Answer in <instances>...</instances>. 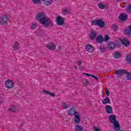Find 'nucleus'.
<instances>
[{"label":"nucleus","instance_id":"1","mask_svg":"<svg viewBox=\"0 0 131 131\" xmlns=\"http://www.w3.org/2000/svg\"><path fill=\"white\" fill-rule=\"evenodd\" d=\"M108 120L111 123H113L114 127L113 128L115 130H119L120 129V125L118 121L116 120V116L114 115H111L108 116Z\"/></svg>","mask_w":131,"mask_h":131},{"label":"nucleus","instance_id":"2","mask_svg":"<svg viewBox=\"0 0 131 131\" xmlns=\"http://www.w3.org/2000/svg\"><path fill=\"white\" fill-rule=\"evenodd\" d=\"M116 75L118 76H122V75H126V78L127 80H131V73H129L128 71L125 70H117L114 72Z\"/></svg>","mask_w":131,"mask_h":131},{"label":"nucleus","instance_id":"3","mask_svg":"<svg viewBox=\"0 0 131 131\" xmlns=\"http://www.w3.org/2000/svg\"><path fill=\"white\" fill-rule=\"evenodd\" d=\"M41 23L45 27H52L54 26L53 21L49 17H48V16H47Z\"/></svg>","mask_w":131,"mask_h":131},{"label":"nucleus","instance_id":"4","mask_svg":"<svg viewBox=\"0 0 131 131\" xmlns=\"http://www.w3.org/2000/svg\"><path fill=\"white\" fill-rule=\"evenodd\" d=\"M47 17V15L43 12H39L37 13L35 15V18L37 21H38L40 23H41L42 20H44Z\"/></svg>","mask_w":131,"mask_h":131},{"label":"nucleus","instance_id":"5","mask_svg":"<svg viewBox=\"0 0 131 131\" xmlns=\"http://www.w3.org/2000/svg\"><path fill=\"white\" fill-rule=\"evenodd\" d=\"M14 81L12 80H7L5 83V85L7 89H13L14 88Z\"/></svg>","mask_w":131,"mask_h":131},{"label":"nucleus","instance_id":"6","mask_svg":"<svg viewBox=\"0 0 131 131\" xmlns=\"http://www.w3.org/2000/svg\"><path fill=\"white\" fill-rule=\"evenodd\" d=\"M68 113L70 116H73L76 114H78V112L75 111V106H73L68 111Z\"/></svg>","mask_w":131,"mask_h":131},{"label":"nucleus","instance_id":"7","mask_svg":"<svg viewBox=\"0 0 131 131\" xmlns=\"http://www.w3.org/2000/svg\"><path fill=\"white\" fill-rule=\"evenodd\" d=\"M9 20V17L6 15H2L0 17V24H6Z\"/></svg>","mask_w":131,"mask_h":131},{"label":"nucleus","instance_id":"8","mask_svg":"<svg viewBox=\"0 0 131 131\" xmlns=\"http://www.w3.org/2000/svg\"><path fill=\"white\" fill-rule=\"evenodd\" d=\"M64 18L60 17L58 16L57 18V25H59L60 26H63L65 24V21H64Z\"/></svg>","mask_w":131,"mask_h":131},{"label":"nucleus","instance_id":"9","mask_svg":"<svg viewBox=\"0 0 131 131\" xmlns=\"http://www.w3.org/2000/svg\"><path fill=\"white\" fill-rule=\"evenodd\" d=\"M118 18L120 21H126L128 18V15L126 13H121Z\"/></svg>","mask_w":131,"mask_h":131},{"label":"nucleus","instance_id":"10","mask_svg":"<svg viewBox=\"0 0 131 131\" xmlns=\"http://www.w3.org/2000/svg\"><path fill=\"white\" fill-rule=\"evenodd\" d=\"M121 42H122L123 46H125V47H128V45L130 43V41H129V39H127V38H124L122 39H121Z\"/></svg>","mask_w":131,"mask_h":131},{"label":"nucleus","instance_id":"11","mask_svg":"<svg viewBox=\"0 0 131 131\" xmlns=\"http://www.w3.org/2000/svg\"><path fill=\"white\" fill-rule=\"evenodd\" d=\"M98 33L96 31L92 30L90 35V38L91 40H94V39H96V37H97V35Z\"/></svg>","mask_w":131,"mask_h":131},{"label":"nucleus","instance_id":"12","mask_svg":"<svg viewBox=\"0 0 131 131\" xmlns=\"http://www.w3.org/2000/svg\"><path fill=\"white\" fill-rule=\"evenodd\" d=\"M85 50L89 53H94L95 51V48L92 45L87 44L85 46Z\"/></svg>","mask_w":131,"mask_h":131},{"label":"nucleus","instance_id":"13","mask_svg":"<svg viewBox=\"0 0 131 131\" xmlns=\"http://www.w3.org/2000/svg\"><path fill=\"white\" fill-rule=\"evenodd\" d=\"M97 26L100 27V28L105 27V23L103 21V19H97Z\"/></svg>","mask_w":131,"mask_h":131},{"label":"nucleus","instance_id":"14","mask_svg":"<svg viewBox=\"0 0 131 131\" xmlns=\"http://www.w3.org/2000/svg\"><path fill=\"white\" fill-rule=\"evenodd\" d=\"M105 111L106 113L107 114H112L113 113V110L112 109V107L109 105H107L105 107Z\"/></svg>","mask_w":131,"mask_h":131},{"label":"nucleus","instance_id":"15","mask_svg":"<svg viewBox=\"0 0 131 131\" xmlns=\"http://www.w3.org/2000/svg\"><path fill=\"white\" fill-rule=\"evenodd\" d=\"M47 48L49 49V50H52V51H54L56 50V45L54 43H49L47 45Z\"/></svg>","mask_w":131,"mask_h":131},{"label":"nucleus","instance_id":"16","mask_svg":"<svg viewBox=\"0 0 131 131\" xmlns=\"http://www.w3.org/2000/svg\"><path fill=\"white\" fill-rule=\"evenodd\" d=\"M96 41H97V42H98V43H103V42H104V38H103V37H102V35H100L96 38Z\"/></svg>","mask_w":131,"mask_h":131},{"label":"nucleus","instance_id":"17","mask_svg":"<svg viewBox=\"0 0 131 131\" xmlns=\"http://www.w3.org/2000/svg\"><path fill=\"white\" fill-rule=\"evenodd\" d=\"M113 56L115 59H119V58H121V54L119 51H117L113 53Z\"/></svg>","mask_w":131,"mask_h":131},{"label":"nucleus","instance_id":"18","mask_svg":"<svg viewBox=\"0 0 131 131\" xmlns=\"http://www.w3.org/2000/svg\"><path fill=\"white\" fill-rule=\"evenodd\" d=\"M62 12L63 15H69L70 14H71V12L68 8H62Z\"/></svg>","mask_w":131,"mask_h":131},{"label":"nucleus","instance_id":"19","mask_svg":"<svg viewBox=\"0 0 131 131\" xmlns=\"http://www.w3.org/2000/svg\"><path fill=\"white\" fill-rule=\"evenodd\" d=\"M102 104H103V105H106V104H111V102L110 101V99L109 97L106 96L105 98L102 101Z\"/></svg>","mask_w":131,"mask_h":131},{"label":"nucleus","instance_id":"20","mask_svg":"<svg viewBox=\"0 0 131 131\" xmlns=\"http://www.w3.org/2000/svg\"><path fill=\"white\" fill-rule=\"evenodd\" d=\"M125 33L126 35H131V25L128 26V29L125 30Z\"/></svg>","mask_w":131,"mask_h":131},{"label":"nucleus","instance_id":"21","mask_svg":"<svg viewBox=\"0 0 131 131\" xmlns=\"http://www.w3.org/2000/svg\"><path fill=\"white\" fill-rule=\"evenodd\" d=\"M107 48L109 49V50H113L114 49H115V46H114V42H108Z\"/></svg>","mask_w":131,"mask_h":131},{"label":"nucleus","instance_id":"22","mask_svg":"<svg viewBox=\"0 0 131 131\" xmlns=\"http://www.w3.org/2000/svg\"><path fill=\"white\" fill-rule=\"evenodd\" d=\"M125 60H126V62H127V63L128 64H129L130 65V64H131V55L128 54L127 55H126Z\"/></svg>","mask_w":131,"mask_h":131},{"label":"nucleus","instance_id":"23","mask_svg":"<svg viewBox=\"0 0 131 131\" xmlns=\"http://www.w3.org/2000/svg\"><path fill=\"white\" fill-rule=\"evenodd\" d=\"M42 1L44 2L45 5H46V6H50L53 3V0H42Z\"/></svg>","mask_w":131,"mask_h":131},{"label":"nucleus","instance_id":"24","mask_svg":"<svg viewBox=\"0 0 131 131\" xmlns=\"http://www.w3.org/2000/svg\"><path fill=\"white\" fill-rule=\"evenodd\" d=\"M74 121L75 123H79V121H80V117H79V115H77L75 116V120Z\"/></svg>","mask_w":131,"mask_h":131},{"label":"nucleus","instance_id":"25","mask_svg":"<svg viewBox=\"0 0 131 131\" xmlns=\"http://www.w3.org/2000/svg\"><path fill=\"white\" fill-rule=\"evenodd\" d=\"M83 127H82L81 126L77 125L75 129V131H82Z\"/></svg>","mask_w":131,"mask_h":131},{"label":"nucleus","instance_id":"26","mask_svg":"<svg viewBox=\"0 0 131 131\" xmlns=\"http://www.w3.org/2000/svg\"><path fill=\"white\" fill-rule=\"evenodd\" d=\"M91 25L96 26H98V19H94L91 21Z\"/></svg>","mask_w":131,"mask_h":131},{"label":"nucleus","instance_id":"27","mask_svg":"<svg viewBox=\"0 0 131 131\" xmlns=\"http://www.w3.org/2000/svg\"><path fill=\"white\" fill-rule=\"evenodd\" d=\"M9 111L10 112H16V111H17V109L16 108V107L12 106L9 108Z\"/></svg>","mask_w":131,"mask_h":131},{"label":"nucleus","instance_id":"28","mask_svg":"<svg viewBox=\"0 0 131 131\" xmlns=\"http://www.w3.org/2000/svg\"><path fill=\"white\" fill-rule=\"evenodd\" d=\"M13 49L16 51V50H18L19 49V43L18 42H16L13 46Z\"/></svg>","mask_w":131,"mask_h":131},{"label":"nucleus","instance_id":"29","mask_svg":"<svg viewBox=\"0 0 131 131\" xmlns=\"http://www.w3.org/2000/svg\"><path fill=\"white\" fill-rule=\"evenodd\" d=\"M99 50L102 53H104L105 51H106V49L105 48V47H103V46H99Z\"/></svg>","mask_w":131,"mask_h":131},{"label":"nucleus","instance_id":"30","mask_svg":"<svg viewBox=\"0 0 131 131\" xmlns=\"http://www.w3.org/2000/svg\"><path fill=\"white\" fill-rule=\"evenodd\" d=\"M83 82L84 86H85L86 84H89V83H90V82L88 79H84L83 80Z\"/></svg>","mask_w":131,"mask_h":131},{"label":"nucleus","instance_id":"31","mask_svg":"<svg viewBox=\"0 0 131 131\" xmlns=\"http://www.w3.org/2000/svg\"><path fill=\"white\" fill-rule=\"evenodd\" d=\"M98 7H99V9H104L105 6L102 3H100V4H98Z\"/></svg>","mask_w":131,"mask_h":131},{"label":"nucleus","instance_id":"32","mask_svg":"<svg viewBox=\"0 0 131 131\" xmlns=\"http://www.w3.org/2000/svg\"><path fill=\"white\" fill-rule=\"evenodd\" d=\"M126 11L128 14L131 13V4L128 6V7L126 9Z\"/></svg>","mask_w":131,"mask_h":131},{"label":"nucleus","instance_id":"33","mask_svg":"<svg viewBox=\"0 0 131 131\" xmlns=\"http://www.w3.org/2000/svg\"><path fill=\"white\" fill-rule=\"evenodd\" d=\"M104 40V41H108V40H109V36H108V35H106L104 36V38H103V41Z\"/></svg>","mask_w":131,"mask_h":131},{"label":"nucleus","instance_id":"34","mask_svg":"<svg viewBox=\"0 0 131 131\" xmlns=\"http://www.w3.org/2000/svg\"><path fill=\"white\" fill-rule=\"evenodd\" d=\"M32 2H33L34 4H35V5H38L39 3H40V0H32Z\"/></svg>","mask_w":131,"mask_h":131},{"label":"nucleus","instance_id":"35","mask_svg":"<svg viewBox=\"0 0 131 131\" xmlns=\"http://www.w3.org/2000/svg\"><path fill=\"white\" fill-rule=\"evenodd\" d=\"M118 28V26H115V25H113V29L114 31L116 32Z\"/></svg>","mask_w":131,"mask_h":131},{"label":"nucleus","instance_id":"36","mask_svg":"<svg viewBox=\"0 0 131 131\" xmlns=\"http://www.w3.org/2000/svg\"><path fill=\"white\" fill-rule=\"evenodd\" d=\"M114 47L115 48H120V43L117 42L116 44L114 43Z\"/></svg>","mask_w":131,"mask_h":131},{"label":"nucleus","instance_id":"37","mask_svg":"<svg viewBox=\"0 0 131 131\" xmlns=\"http://www.w3.org/2000/svg\"><path fill=\"white\" fill-rule=\"evenodd\" d=\"M105 93L107 97H108L109 95H110V92H109V90L108 89H105Z\"/></svg>","mask_w":131,"mask_h":131},{"label":"nucleus","instance_id":"38","mask_svg":"<svg viewBox=\"0 0 131 131\" xmlns=\"http://www.w3.org/2000/svg\"><path fill=\"white\" fill-rule=\"evenodd\" d=\"M62 106L64 109H67V104L66 102H62Z\"/></svg>","mask_w":131,"mask_h":131},{"label":"nucleus","instance_id":"39","mask_svg":"<svg viewBox=\"0 0 131 131\" xmlns=\"http://www.w3.org/2000/svg\"><path fill=\"white\" fill-rule=\"evenodd\" d=\"M31 29H35V28H36V25H35V24L31 25Z\"/></svg>","mask_w":131,"mask_h":131},{"label":"nucleus","instance_id":"40","mask_svg":"<svg viewBox=\"0 0 131 131\" xmlns=\"http://www.w3.org/2000/svg\"><path fill=\"white\" fill-rule=\"evenodd\" d=\"M91 77H93V78H95V79H96V80H98V77H96V76L94 75H91Z\"/></svg>","mask_w":131,"mask_h":131},{"label":"nucleus","instance_id":"41","mask_svg":"<svg viewBox=\"0 0 131 131\" xmlns=\"http://www.w3.org/2000/svg\"><path fill=\"white\" fill-rule=\"evenodd\" d=\"M43 93L45 94H48V95H50V92L47 91L46 90H43Z\"/></svg>","mask_w":131,"mask_h":131},{"label":"nucleus","instance_id":"42","mask_svg":"<svg viewBox=\"0 0 131 131\" xmlns=\"http://www.w3.org/2000/svg\"><path fill=\"white\" fill-rule=\"evenodd\" d=\"M79 69L81 71H83V70H84V67L80 66L79 67Z\"/></svg>","mask_w":131,"mask_h":131},{"label":"nucleus","instance_id":"43","mask_svg":"<svg viewBox=\"0 0 131 131\" xmlns=\"http://www.w3.org/2000/svg\"><path fill=\"white\" fill-rule=\"evenodd\" d=\"M85 75H86L87 76H91L92 74H88V73H83Z\"/></svg>","mask_w":131,"mask_h":131},{"label":"nucleus","instance_id":"44","mask_svg":"<svg viewBox=\"0 0 131 131\" xmlns=\"http://www.w3.org/2000/svg\"><path fill=\"white\" fill-rule=\"evenodd\" d=\"M49 95H50V96H52V97H55L56 96V95H55L53 93H49Z\"/></svg>","mask_w":131,"mask_h":131},{"label":"nucleus","instance_id":"45","mask_svg":"<svg viewBox=\"0 0 131 131\" xmlns=\"http://www.w3.org/2000/svg\"><path fill=\"white\" fill-rule=\"evenodd\" d=\"M81 63H82L81 61H78V65H79V66H80V65H81Z\"/></svg>","mask_w":131,"mask_h":131},{"label":"nucleus","instance_id":"46","mask_svg":"<svg viewBox=\"0 0 131 131\" xmlns=\"http://www.w3.org/2000/svg\"><path fill=\"white\" fill-rule=\"evenodd\" d=\"M95 131H101V130H100V128H95Z\"/></svg>","mask_w":131,"mask_h":131},{"label":"nucleus","instance_id":"47","mask_svg":"<svg viewBox=\"0 0 131 131\" xmlns=\"http://www.w3.org/2000/svg\"><path fill=\"white\" fill-rule=\"evenodd\" d=\"M116 131H124V130L119 129V130H116Z\"/></svg>","mask_w":131,"mask_h":131},{"label":"nucleus","instance_id":"48","mask_svg":"<svg viewBox=\"0 0 131 131\" xmlns=\"http://www.w3.org/2000/svg\"><path fill=\"white\" fill-rule=\"evenodd\" d=\"M75 69H77V67L76 66L74 67Z\"/></svg>","mask_w":131,"mask_h":131},{"label":"nucleus","instance_id":"49","mask_svg":"<svg viewBox=\"0 0 131 131\" xmlns=\"http://www.w3.org/2000/svg\"><path fill=\"white\" fill-rule=\"evenodd\" d=\"M117 1H119L120 2H121V1H124V0H117Z\"/></svg>","mask_w":131,"mask_h":131},{"label":"nucleus","instance_id":"50","mask_svg":"<svg viewBox=\"0 0 131 131\" xmlns=\"http://www.w3.org/2000/svg\"><path fill=\"white\" fill-rule=\"evenodd\" d=\"M95 1H99V0H95Z\"/></svg>","mask_w":131,"mask_h":131}]
</instances>
